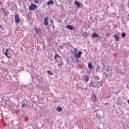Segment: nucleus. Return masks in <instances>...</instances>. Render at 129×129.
I'll return each instance as SVG.
<instances>
[{
	"instance_id": "2eb2a0df",
	"label": "nucleus",
	"mask_w": 129,
	"mask_h": 129,
	"mask_svg": "<svg viewBox=\"0 0 129 129\" xmlns=\"http://www.w3.org/2000/svg\"><path fill=\"white\" fill-rule=\"evenodd\" d=\"M89 85L91 86V87H95V83L91 82Z\"/></svg>"
},
{
	"instance_id": "7ed1b4c3",
	"label": "nucleus",
	"mask_w": 129,
	"mask_h": 129,
	"mask_svg": "<svg viewBox=\"0 0 129 129\" xmlns=\"http://www.w3.org/2000/svg\"><path fill=\"white\" fill-rule=\"evenodd\" d=\"M20 17L18 15H16L15 16V23L16 24H20Z\"/></svg>"
},
{
	"instance_id": "a211bd4d",
	"label": "nucleus",
	"mask_w": 129,
	"mask_h": 129,
	"mask_svg": "<svg viewBox=\"0 0 129 129\" xmlns=\"http://www.w3.org/2000/svg\"><path fill=\"white\" fill-rule=\"evenodd\" d=\"M9 52V49H7L6 50V52H5V56H6L8 58H10V56H8V52Z\"/></svg>"
},
{
	"instance_id": "5701e85b",
	"label": "nucleus",
	"mask_w": 129,
	"mask_h": 129,
	"mask_svg": "<svg viewBox=\"0 0 129 129\" xmlns=\"http://www.w3.org/2000/svg\"><path fill=\"white\" fill-rule=\"evenodd\" d=\"M33 3L35 4H39V1L38 0H33Z\"/></svg>"
},
{
	"instance_id": "4be33fe9",
	"label": "nucleus",
	"mask_w": 129,
	"mask_h": 129,
	"mask_svg": "<svg viewBox=\"0 0 129 129\" xmlns=\"http://www.w3.org/2000/svg\"><path fill=\"white\" fill-rule=\"evenodd\" d=\"M103 75L104 76H105L106 78L108 77V74H106V73H104Z\"/></svg>"
},
{
	"instance_id": "f3484780",
	"label": "nucleus",
	"mask_w": 129,
	"mask_h": 129,
	"mask_svg": "<svg viewBox=\"0 0 129 129\" xmlns=\"http://www.w3.org/2000/svg\"><path fill=\"white\" fill-rule=\"evenodd\" d=\"M59 54H55V56H54V58L56 60V61H57L58 58H59Z\"/></svg>"
},
{
	"instance_id": "aec40b11",
	"label": "nucleus",
	"mask_w": 129,
	"mask_h": 129,
	"mask_svg": "<svg viewBox=\"0 0 129 129\" xmlns=\"http://www.w3.org/2000/svg\"><path fill=\"white\" fill-rule=\"evenodd\" d=\"M50 24L52 26H54V20L53 19L50 20Z\"/></svg>"
},
{
	"instance_id": "cd10ccee",
	"label": "nucleus",
	"mask_w": 129,
	"mask_h": 129,
	"mask_svg": "<svg viewBox=\"0 0 129 129\" xmlns=\"http://www.w3.org/2000/svg\"><path fill=\"white\" fill-rule=\"evenodd\" d=\"M0 5H3V2H0Z\"/></svg>"
},
{
	"instance_id": "c85d7f7f",
	"label": "nucleus",
	"mask_w": 129,
	"mask_h": 129,
	"mask_svg": "<svg viewBox=\"0 0 129 129\" xmlns=\"http://www.w3.org/2000/svg\"><path fill=\"white\" fill-rule=\"evenodd\" d=\"M127 7L129 8V1H128V4H127Z\"/></svg>"
},
{
	"instance_id": "1a4fd4ad",
	"label": "nucleus",
	"mask_w": 129,
	"mask_h": 129,
	"mask_svg": "<svg viewBox=\"0 0 129 129\" xmlns=\"http://www.w3.org/2000/svg\"><path fill=\"white\" fill-rule=\"evenodd\" d=\"M114 38L115 39L116 42H118L119 41V36L117 34H115L114 35Z\"/></svg>"
},
{
	"instance_id": "f257e3e1",
	"label": "nucleus",
	"mask_w": 129,
	"mask_h": 129,
	"mask_svg": "<svg viewBox=\"0 0 129 129\" xmlns=\"http://www.w3.org/2000/svg\"><path fill=\"white\" fill-rule=\"evenodd\" d=\"M82 54V51H79L78 53L75 51H73V54L74 55V57L76 58V59H78V58H81Z\"/></svg>"
},
{
	"instance_id": "2f4dec72",
	"label": "nucleus",
	"mask_w": 129,
	"mask_h": 129,
	"mask_svg": "<svg viewBox=\"0 0 129 129\" xmlns=\"http://www.w3.org/2000/svg\"><path fill=\"white\" fill-rule=\"evenodd\" d=\"M97 129H101V128H99V127H98Z\"/></svg>"
},
{
	"instance_id": "6e6552de",
	"label": "nucleus",
	"mask_w": 129,
	"mask_h": 129,
	"mask_svg": "<svg viewBox=\"0 0 129 129\" xmlns=\"http://www.w3.org/2000/svg\"><path fill=\"white\" fill-rule=\"evenodd\" d=\"M75 3L78 9H80V8H81V4L80 2H78V1H76Z\"/></svg>"
},
{
	"instance_id": "20e7f679",
	"label": "nucleus",
	"mask_w": 129,
	"mask_h": 129,
	"mask_svg": "<svg viewBox=\"0 0 129 129\" xmlns=\"http://www.w3.org/2000/svg\"><path fill=\"white\" fill-rule=\"evenodd\" d=\"M48 17H45L44 19V26H48L49 25V22L48 21Z\"/></svg>"
},
{
	"instance_id": "f8f14e48",
	"label": "nucleus",
	"mask_w": 129,
	"mask_h": 129,
	"mask_svg": "<svg viewBox=\"0 0 129 129\" xmlns=\"http://www.w3.org/2000/svg\"><path fill=\"white\" fill-rule=\"evenodd\" d=\"M51 5H54V1L52 0H49L47 2V6H51Z\"/></svg>"
},
{
	"instance_id": "9d476101",
	"label": "nucleus",
	"mask_w": 129,
	"mask_h": 129,
	"mask_svg": "<svg viewBox=\"0 0 129 129\" xmlns=\"http://www.w3.org/2000/svg\"><path fill=\"white\" fill-rule=\"evenodd\" d=\"M67 29H69V30H71V31H73V30H74V27L71 25H67Z\"/></svg>"
},
{
	"instance_id": "ddd939ff",
	"label": "nucleus",
	"mask_w": 129,
	"mask_h": 129,
	"mask_svg": "<svg viewBox=\"0 0 129 129\" xmlns=\"http://www.w3.org/2000/svg\"><path fill=\"white\" fill-rule=\"evenodd\" d=\"M56 110L58 111V112H61V111L63 110V108H62L61 106H58L56 108Z\"/></svg>"
},
{
	"instance_id": "72a5a7b5",
	"label": "nucleus",
	"mask_w": 129,
	"mask_h": 129,
	"mask_svg": "<svg viewBox=\"0 0 129 129\" xmlns=\"http://www.w3.org/2000/svg\"><path fill=\"white\" fill-rule=\"evenodd\" d=\"M53 28H55V26L54 25L53 26Z\"/></svg>"
},
{
	"instance_id": "a878e982",
	"label": "nucleus",
	"mask_w": 129,
	"mask_h": 129,
	"mask_svg": "<svg viewBox=\"0 0 129 129\" xmlns=\"http://www.w3.org/2000/svg\"><path fill=\"white\" fill-rule=\"evenodd\" d=\"M78 49L77 48H75V52H78Z\"/></svg>"
},
{
	"instance_id": "b1692460",
	"label": "nucleus",
	"mask_w": 129,
	"mask_h": 129,
	"mask_svg": "<svg viewBox=\"0 0 129 129\" xmlns=\"http://www.w3.org/2000/svg\"><path fill=\"white\" fill-rule=\"evenodd\" d=\"M122 38H125V33H123L121 34Z\"/></svg>"
},
{
	"instance_id": "0eeeda50",
	"label": "nucleus",
	"mask_w": 129,
	"mask_h": 129,
	"mask_svg": "<svg viewBox=\"0 0 129 129\" xmlns=\"http://www.w3.org/2000/svg\"><path fill=\"white\" fill-rule=\"evenodd\" d=\"M1 10L3 11V12H4L5 17H8V15L10 14V12H9V11H7L6 12V10L4 8H1Z\"/></svg>"
},
{
	"instance_id": "6ab92c4d",
	"label": "nucleus",
	"mask_w": 129,
	"mask_h": 129,
	"mask_svg": "<svg viewBox=\"0 0 129 129\" xmlns=\"http://www.w3.org/2000/svg\"><path fill=\"white\" fill-rule=\"evenodd\" d=\"M47 73H48L49 75H54V74L50 71H47Z\"/></svg>"
},
{
	"instance_id": "dca6fc26",
	"label": "nucleus",
	"mask_w": 129,
	"mask_h": 129,
	"mask_svg": "<svg viewBox=\"0 0 129 129\" xmlns=\"http://www.w3.org/2000/svg\"><path fill=\"white\" fill-rule=\"evenodd\" d=\"M88 66L89 69H92V68H93V66H92V64L90 62L88 64Z\"/></svg>"
},
{
	"instance_id": "f03ea898",
	"label": "nucleus",
	"mask_w": 129,
	"mask_h": 129,
	"mask_svg": "<svg viewBox=\"0 0 129 129\" xmlns=\"http://www.w3.org/2000/svg\"><path fill=\"white\" fill-rule=\"evenodd\" d=\"M37 9H38V7L36 4L31 3V5L29 6V10L30 11H34V10H37Z\"/></svg>"
},
{
	"instance_id": "bb28decb",
	"label": "nucleus",
	"mask_w": 129,
	"mask_h": 129,
	"mask_svg": "<svg viewBox=\"0 0 129 129\" xmlns=\"http://www.w3.org/2000/svg\"><path fill=\"white\" fill-rule=\"evenodd\" d=\"M109 36H110V34H109V33L106 34L107 37H109Z\"/></svg>"
},
{
	"instance_id": "c756f323",
	"label": "nucleus",
	"mask_w": 129,
	"mask_h": 129,
	"mask_svg": "<svg viewBox=\"0 0 129 129\" xmlns=\"http://www.w3.org/2000/svg\"><path fill=\"white\" fill-rule=\"evenodd\" d=\"M107 71H109V69L107 68Z\"/></svg>"
},
{
	"instance_id": "423d86ee",
	"label": "nucleus",
	"mask_w": 129,
	"mask_h": 129,
	"mask_svg": "<svg viewBox=\"0 0 129 129\" xmlns=\"http://www.w3.org/2000/svg\"><path fill=\"white\" fill-rule=\"evenodd\" d=\"M96 99H97L96 95H95V94H93L92 95V100L93 102H96Z\"/></svg>"
},
{
	"instance_id": "412c9836",
	"label": "nucleus",
	"mask_w": 129,
	"mask_h": 129,
	"mask_svg": "<svg viewBox=\"0 0 129 129\" xmlns=\"http://www.w3.org/2000/svg\"><path fill=\"white\" fill-rule=\"evenodd\" d=\"M21 107H24V108L27 107V105H26V104H25V103L22 104V106H21Z\"/></svg>"
},
{
	"instance_id": "473e14b6",
	"label": "nucleus",
	"mask_w": 129,
	"mask_h": 129,
	"mask_svg": "<svg viewBox=\"0 0 129 129\" xmlns=\"http://www.w3.org/2000/svg\"><path fill=\"white\" fill-rule=\"evenodd\" d=\"M0 28H2V25H0Z\"/></svg>"
},
{
	"instance_id": "7c9ffc66",
	"label": "nucleus",
	"mask_w": 129,
	"mask_h": 129,
	"mask_svg": "<svg viewBox=\"0 0 129 129\" xmlns=\"http://www.w3.org/2000/svg\"><path fill=\"white\" fill-rule=\"evenodd\" d=\"M95 20H97V18H95Z\"/></svg>"
},
{
	"instance_id": "9b49d317",
	"label": "nucleus",
	"mask_w": 129,
	"mask_h": 129,
	"mask_svg": "<svg viewBox=\"0 0 129 129\" xmlns=\"http://www.w3.org/2000/svg\"><path fill=\"white\" fill-rule=\"evenodd\" d=\"M84 79L86 82H88V81H89V77L88 76V75H85L84 77Z\"/></svg>"
},
{
	"instance_id": "4468645a",
	"label": "nucleus",
	"mask_w": 129,
	"mask_h": 129,
	"mask_svg": "<svg viewBox=\"0 0 129 129\" xmlns=\"http://www.w3.org/2000/svg\"><path fill=\"white\" fill-rule=\"evenodd\" d=\"M89 35L88 33L86 32H84L83 33V36L84 37V38H87V37H88Z\"/></svg>"
},
{
	"instance_id": "39448f33",
	"label": "nucleus",
	"mask_w": 129,
	"mask_h": 129,
	"mask_svg": "<svg viewBox=\"0 0 129 129\" xmlns=\"http://www.w3.org/2000/svg\"><path fill=\"white\" fill-rule=\"evenodd\" d=\"M92 38H97L98 39H99L100 38V36L98 35L97 33L94 32L92 34Z\"/></svg>"
},
{
	"instance_id": "393cba45",
	"label": "nucleus",
	"mask_w": 129,
	"mask_h": 129,
	"mask_svg": "<svg viewBox=\"0 0 129 129\" xmlns=\"http://www.w3.org/2000/svg\"><path fill=\"white\" fill-rule=\"evenodd\" d=\"M76 62H77V63H80V60L78 58H77Z\"/></svg>"
}]
</instances>
